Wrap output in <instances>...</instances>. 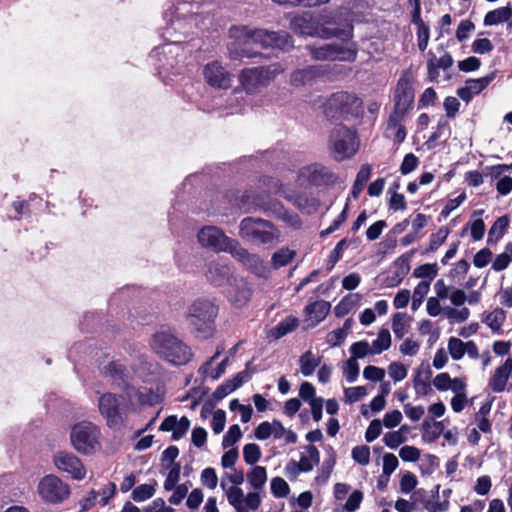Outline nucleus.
Returning <instances> with one entry per match:
<instances>
[{
    "instance_id": "obj_53",
    "label": "nucleus",
    "mask_w": 512,
    "mask_h": 512,
    "mask_svg": "<svg viewBox=\"0 0 512 512\" xmlns=\"http://www.w3.org/2000/svg\"><path fill=\"white\" fill-rule=\"evenodd\" d=\"M261 456L260 447L255 443L246 444L243 448V457L247 464H255Z\"/></svg>"
},
{
    "instance_id": "obj_54",
    "label": "nucleus",
    "mask_w": 512,
    "mask_h": 512,
    "mask_svg": "<svg viewBox=\"0 0 512 512\" xmlns=\"http://www.w3.org/2000/svg\"><path fill=\"white\" fill-rule=\"evenodd\" d=\"M242 436L240 427L237 424L230 426L229 430L223 437L222 446L223 448H229L233 446Z\"/></svg>"
},
{
    "instance_id": "obj_8",
    "label": "nucleus",
    "mask_w": 512,
    "mask_h": 512,
    "mask_svg": "<svg viewBox=\"0 0 512 512\" xmlns=\"http://www.w3.org/2000/svg\"><path fill=\"white\" fill-rule=\"evenodd\" d=\"M239 230L242 238L255 244H273L280 236L279 230L271 222L261 218H244Z\"/></svg>"
},
{
    "instance_id": "obj_20",
    "label": "nucleus",
    "mask_w": 512,
    "mask_h": 512,
    "mask_svg": "<svg viewBox=\"0 0 512 512\" xmlns=\"http://www.w3.org/2000/svg\"><path fill=\"white\" fill-rule=\"evenodd\" d=\"M231 255L234 259L240 262L247 270L254 273L256 276H267L268 269L263 260H261L258 255L249 253L238 242L234 246Z\"/></svg>"
},
{
    "instance_id": "obj_26",
    "label": "nucleus",
    "mask_w": 512,
    "mask_h": 512,
    "mask_svg": "<svg viewBox=\"0 0 512 512\" xmlns=\"http://www.w3.org/2000/svg\"><path fill=\"white\" fill-rule=\"evenodd\" d=\"M512 374V358L508 357L504 363L496 368L489 380L490 388L500 393L505 390L507 382Z\"/></svg>"
},
{
    "instance_id": "obj_37",
    "label": "nucleus",
    "mask_w": 512,
    "mask_h": 512,
    "mask_svg": "<svg viewBox=\"0 0 512 512\" xmlns=\"http://www.w3.org/2000/svg\"><path fill=\"white\" fill-rule=\"evenodd\" d=\"M372 168L369 164H363L357 173L355 182L352 187L351 194L353 198H357L359 194L362 192L366 182L371 176Z\"/></svg>"
},
{
    "instance_id": "obj_13",
    "label": "nucleus",
    "mask_w": 512,
    "mask_h": 512,
    "mask_svg": "<svg viewBox=\"0 0 512 512\" xmlns=\"http://www.w3.org/2000/svg\"><path fill=\"white\" fill-rule=\"evenodd\" d=\"M263 184L265 188L264 192L280 195L306 213H311L316 209L314 199H308L305 195L297 194L276 178H266Z\"/></svg>"
},
{
    "instance_id": "obj_62",
    "label": "nucleus",
    "mask_w": 512,
    "mask_h": 512,
    "mask_svg": "<svg viewBox=\"0 0 512 512\" xmlns=\"http://www.w3.org/2000/svg\"><path fill=\"white\" fill-rule=\"evenodd\" d=\"M419 165V159L413 154H406L400 166V172L407 175L414 171Z\"/></svg>"
},
{
    "instance_id": "obj_61",
    "label": "nucleus",
    "mask_w": 512,
    "mask_h": 512,
    "mask_svg": "<svg viewBox=\"0 0 512 512\" xmlns=\"http://www.w3.org/2000/svg\"><path fill=\"white\" fill-rule=\"evenodd\" d=\"M420 343L412 338H406L399 346V351L406 356H415L419 352Z\"/></svg>"
},
{
    "instance_id": "obj_5",
    "label": "nucleus",
    "mask_w": 512,
    "mask_h": 512,
    "mask_svg": "<svg viewBox=\"0 0 512 512\" xmlns=\"http://www.w3.org/2000/svg\"><path fill=\"white\" fill-rule=\"evenodd\" d=\"M150 345L160 358L174 366L187 364L193 355L188 345L172 333L166 331L155 333Z\"/></svg>"
},
{
    "instance_id": "obj_6",
    "label": "nucleus",
    "mask_w": 512,
    "mask_h": 512,
    "mask_svg": "<svg viewBox=\"0 0 512 512\" xmlns=\"http://www.w3.org/2000/svg\"><path fill=\"white\" fill-rule=\"evenodd\" d=\"M217 314L218 307L213 302L199 299L188 307L186 321L193 332L208 338L215 331L214 322Z\"/></svg>"
},
{
    "instance_id": "obj_28",
    "label": "nucleus",
    "mask_w": 512,
    "mask_h": 512,
    "mask_svg": "<svg viewBox=\"0 0 512 512\" xmlns=\"http://www.w3.org/2000/svg\"><path fill=\"white\" fill-rule=\"evenodd\" d=\"M404 115L392 113L386 129V137L393 139L395 144L402 143L406 138L405 127L401 124Z\"/></svg>"
},
{
    "instance_id": "obj_52",
    "label": "nucleus",
    "mask_w": 512,
    "mask_h": 512,
    "mask_svg": "<svg viewBox=\"0 0 512 512\" xmlns=\"http://www.w3.org/2000/svg\"><path fill=\"white\" fill-rule=\"evenodd\" d=\"M351 455L353 460L362 466H366L370 462V448L366 445L354 447Z\"/></svg>"
},
{
    "instance_id": "obj_2",
    "label": "nucleus",
    "mask_w": 512,
    "mask_h": 512,
    "mask_svg": "<svg viewBox=\"0 0 512 512\" xmlns=\"http://www.w3.org/2000/svg\"><path fill=\"white\" fill-rule=\"evenodd\" d=\"M155 402L146 390L126 385L120 396L110 392L101 394L98 398V410L109 428L120 429L124 426L126 413L134 411L136 403L153 405Z\"/></svg>"
},
{
    "instance_id": "obj_46",
    "label": "nucleus",
    "mask_w": 512,
    "mask_h": 512,
    "mask_svg": "<svg viewBox=\"0 0 512 512\" xmlns=\"http://www.w3.org/2000/svg\"><path fill=\"white\" fill-rule=\"evenodd\" d=\"M103 373L116 382L126 376V369L119 361H112L103 368Z\"/></svg>"
},
{
    "instance_id": "obj_14",
    "label": "nucleus",
    "mask_w": 512,
    "mask_h": 512,
    "mask_svg": "<svg viewBox=\"0 0 512 512\" xmlns=\"http://www.w3.org/2000/svg\"><path fill=\"white\" fill-rule=\"evenodd\" d=\"M199 243L216 252H229L231 254L238 241L229 238L216 226H205L198 232Z\"/></svg>"
},
{
    "instance_id": "obj_36",
    "label": "nucleus",
    "mask_w": 512,
    "mask_h": 512,
    "mask_svg": "<svg viewBox=\"0 0 512 512\" xmlns=\"http://www.w3.org/2000/svg\"><path fill=\"white\" fill-rule=\"evenodd\" d=\"M223 350L224 347H218L216 353L200 368L203 374L213 379H218L225 372L228 358L223 359L214 372L209 371L212 363L220 356Z\"/></svg>"
},
{
    "instance_id": "obj_58",
    "label": "nucleus",
    "mask_w": 512,
    "mask_h": 512,
    "mask_svg": "<svg viewBox=\"0 0 512 512\" xmlns=\"http://www.w3.org/2000/svg\"><path fill=\"white\" fill-rule=\"evenodd\" d=\"M363 376L369 381L380 382L385 377V370L377 366L369 365L364 368Z\"/></svg>"
},
{
    "instance_id": "obj_43",
    "label": "nucleus",
    "mask_w": 512,
    "mask_h": 512,
    "mask_svg": "<svg viewBox=\"0 0 512 512\" xmlns=\"http://www.w3.org/2000/svg\"><path fill=\"white\" fill-rule=\"evenodd\" d=\"M505 319L506 313L504 310L497 308L486 316L484 322L492 329V331L500 332Z\"/></svg>"
},
{
    "instance_id": "obj_22",
    "label": "nucleus",
    "mask_w": 512,
    "mask_h": 512,
    "mask_svg": "<svg viewBox=\"0 0 512 512\" xmlns=\"http://www.w3.org/2000/svg\"><path fill=\"white\" fill-rule=\"evenodd\" d=\"M204 77L212 87L228 89L231 86V74L217 61L208 63L204 67Z\"/></svg>"
},
{
    "instance_id": "obj_57",
    "label": "nucleus",
    "mask_w": 512,
    "mask_h": 512,
    "mask_svg": "<svg viewBox=\"0 0 512 512\" xmlns=\"http://www.w3.org/2000/svg\"><path fill=\"white\" fill-rule=\"evenodd\" d=\"M344 394L346 402L354 403L362 399L367 394V390L364 386L349 387L344 390Z\"/></svg>"
},
{
    "instance_id": "obj_45",
    "label": "nucleus",
    "mask_w": 512,
    "mask_h": 512,
    "mask_svg": "<svg viewBox=\"0 0 512 512\" xmlns=\"http://www.w3.org/2000/svg\"><path fill=\"white\" fill-rule=\"evenodd\" d=\"M157 483L154 484H141L137 486L132 491V499L136 502H143L150 499L155 494V487Z\"/></svg>"
},
{
    "instance_id": "obj_44",
    "label": "nucleus",
    "mask_w": 512,
    "mask_h": 512,
    "mask_svg": "<svg viewBox=\"0 0 512 512\" xmlns=\"http://www.w3.org/2000/svg\"><path fill=\"white\" fill-rule=\"evenodd\" d=\"M430 290V283L427 281H421L418 283V285L414 288L413 295H412V304L411 308L413 311H416L422 304L424 298L428 294Z\"/></svg>"
},
{
    "instance_id": "obj_38",
    "label": "nucleus",
    "mask_w": 512,
    "mask_h": 512,
    "mask_svg": "<svg viewBox=\"0 0 512 512\" xmlns=\"http://www.w3.org/2000/svg\"><path fill=\"white\" fill-rule=\"evenodd\" d=\"M408 431L409 427L404 425L397 431L386 433L382 440L387 447L396 449L399 445L406 441L405 433Z\"/></svg>"
},
{
    "instance_id": "obj_33",
    "label": "nucleus",
    "mask_w": 512,
    "mask_h": 512,
    "mask_svg": "<svg viewBox=\"0 0 512 512\" xmlns=\"http://www.w3.org/2000/svg\"><path fill=\"white\" fill-rule=\"evenodd\" d=\"M247 481L254 490H261L267 482L266 468L263 466L251 468L247 473Z\"/></svg>"
},
{
    "instance_id": "obj_56",
    "label": "nucleus",
    "mask_w": 512,
    "mask_h": 512,
    "mask_svg": "<svg viewBox=\"0 0 512 512\" xmlns=\"http://www.w3.org/2000/svg\"><path fill=\"white\" fill-rule=\"evenodd\" d=\"M227 501L234 508L243 505L244 493L243 490L236 486H230L227 489Z\"/></svg>"
},
{
    "instance_id": "obj_49",
    "label": "nucleus",
    "mask_w": 512,
    "mask_h": 512,
    "mask_svg": "<svg viewBox=\"0 0 512 512\" xmlns=\"http://www.w3.org/2000/svg\"><path fill=\"white\" fill-rule=\"evenodd\" d=\"M295 256V252L288 249L282 248L272 256V264L275 268H280L288 265Z\"/></svg>"
},
{
    "instance_id": "obj_50",
    "label": "nucleus",
    "mask_w": 512,
    "mask_h": 512,
    "mask_svg": "<svg viewBox=\"0 0 512 512\" xmlns=\"http://www.w3.org/2000/svg\"><path fill=\"white\" fill-rule=\"evenodd\" d=\"M448 235L449 230L446 227H440V229L436 233L431 234L429 247L426 250V252H435L442 244H444Z\"/></svg>"
},
{
    "instance_id": "obj_39",
    "label": "nucleus",
    "mask_w": 512,
    "mask_h": 512,
    "mask_svg": "<svg viewBox=\"0 0 512 512\" xmlns=\"http://www.w3.org/2000/svg\"><path fill=\"white\" fill-rule=\"evenodd\" d=\"M351 328V321L346 320L344 325L341 328L335 329L327 334V343L330 346H338L341 345L348 335V331Z\"/></svg>"
},
{
    "instance_id": "obj_18",
    "label": "nucleus",
    "mask_w": 512,
    "mask_h": 512,
    "mask_svg": "<svg viewBox=\"0 0 512 512\" xmlns=\"http://www.w3.org/2000/svg\"><path fill=\"white\" fill-rule=\"evenodd\" d=\"M395 109L393 113L405 115L414 102L413 77L405 72L398 80L395 95Z\"/></svg>"
},
{
    "instance_id": "obj_12",
    "label": "nucleus",
    "mask_w": 512,
    "mask_h": 512,
    "mask_svg": "<svg viewBox=\"0 0 512 512\" xmlns=\"http://www.w3.org/2000/svg\"><path fill=\"white\" fill-rule=\"evenodd\" d=\"M391 343L392 338L390 331L387 328L382 327L378 331L377 338L372 343H369L366 340H360L351 344L349 347L350 357L358 360L369 356L379 355L388 350Z\"/></svg>"
},
{
    "instance_id": "obj_32",
    "label": "nucleus",
    "mask_w": 512,
    "mask_h": 512,
    "mask_svg": "<svg viewBox=\"0 0 512 512\" xmlns=\"http://www.w3.org/2000/svg\"><path fill=\"white\" fill-rule=\"evenodd\" d=\"M321 358L313 354L311 350L306 351L299 359L300 372L303 376H310L320 365Z\"/></svg>"
},
{
    "instance_id": "obj_48",
    "label": "nucleus",
    "mask_w": 512,
    "mask_h": 512,
    "mask_svg": "<svg viewBox=\"0 0 512 512\" xmlns=\"http://www.w3.org/2000/svg\"><path fill=\"white\" fill-rule=\"evenodd\" d=\"M465 342L456 337H451L448 340L447 349L451 358L455 361H459L465 355Z\"/></svg>"
},
{
    "instance_id": "obj_64",
    "label": "nucleus",
    "mask_w": 512,
    "mask_h": 512,
    "mask_svg": "<svg viewBox=\"0 0 512 512\" xmlns=\"http://www.w3.org/2000/svg\"><path fill=\"white\" fill-rule=\"evenodd\" d=\"M363 500V493L359 490H355L351 493L349 498L347 499L344 509L346 512H354L359 507Z\"/></svg>"
},
{
    "instance_id": "obj_30",
    "label": "nucleus",
    "mask_w": 512,
    "mask_h": 512,
    "mask_svg": "<svg viewBox=\"0 0 512 512\" xmlns=\"http://www.w3.org/2000/svg\"><path fill=\"white\" fill-rule=\"evenodd\" d=\"M298 325L299 321L296 317H286L271 329L270 336L276 340L280 339L285 335L293 332L298 327Z\"/></svg>"
},
{
    "instance_id": "obj_35",
    "label": "nucleus",
    "mask_w": 512,
    "mask_h": 512,
    "mask_svg": "<svg viewBox=\"0 0 512 512\" xmlns=\"http://www.w3.org/2000/svg\"><path fill=\"white\" fill-rule=\"evenodd\" d=\"M319 461L320 455L318 449L314 445H308L306 447V454L302 455L299 460L300 470L302 472H309Z\"/></svg>"
},
{
    "instance_id": "obj_34",
    "label": "nucleus",
    "mask_w": 512,
    "mask_h": 512,
    "mask_svg": "<svg viewBox=\"0 0 512 512\" xmlns=\"http://www.w3.org/2000/svg\"><path fill=\"white\" fill-rule=\"evenodd\" d=\"M509 226V218L504 215L499 217L488 232V244H496L504 235Z\"/></svg>"
},
{
    "instance_id": "obj_4",
    "label": "nucleus",
    "mask_w": 512,
    "mask_h": 512,
    "mask_svg": "<svg viewBox=\"0 0 512 512\" xmlns=\"http://www.w3.org/2000/svg\"><path fill=\"white\" fill-rule=\"evenodd\" d=\"M230 37L239 45H258L261 48L288 50L293 47L291 36L284 31L274 32L266 29L235 26L229 30Z\"/></svg>"
},
{
    "instance_id": "obj_3",
    "label": "nucleus",
    "mask_w": 512,
    "mask_h": 512,
    "mask_svg": "<svg viewBox=\"0 0 512 512\" xmlns=\"http://www.w3.org/2000/svg\"><path fill=\"white\" fill-rule=\"evenodd\" d=\"M196 3H179L175 8L167 10L164 14L168 23L163 36L170 43H180L184 38L198 34L211 23L207 13H199Z\"/></svg>"
},
{
    "instance_id": "obj_1",
    "label": "nucleus",
    "mask_w": 512,
    "mask_h": 512,
    "mask_svg": "<svg viewBox=\"0 0 512 512\" xmlns=\"http://www.w3.org/2000/svg\"><path fill=\"white\" fill-rule=\"evenodd\" d=\"M338 23L334 18L322 17L320 22H314L312 16L308 13L295 16L291 20L290 27L295 33L305 36L320 37L324 39L337 37L341 39L344 44H324L320 47L308 46L311 56L315 60H339V61H354L357 54V49L354 43L350 40L352 38L353 27L350 23Z\"/></svg>"
},
{
    "instance_id": "obj_23",
    "label": "nucleus",
    "mask_w": 512,
    "mask_h": 512,
    "mask_svg": "<svg viewBox=\"0 0 512 512\" xmlns=\"http://www.w3.org/2000/svg\"><path fill=\"white\" fill-rule=\"evenodd\" d=\"M321 75L319 66L296 69L290 75V84L295 88L312 86Z\"/></svg>"
},
{
    "instance_id": "obj_47",
    "label": "nucleus",
    "mask_w": 512,
    "mask_h": 512,
    "mask_svg": "<svg viewBox=\"0 0 512 512\" xmlns=\"http://www.w3.org/2000/svg\"><path fill=\"white\" fill-rule=\"evenodd\" d=\"M438 274V266L436 263L423 264L414 269L413 276L421 279H428L427 282H431Z\"/></svg>"
},
{
    "instance_id": "obj_25",
    "label": "nucleus",
    "mask_w": 512,
    "mask_h": 512,
    "mask_svg": "<svg viewBox=\"0 0 512 512\" xmlns=\"http://www.w3.org/2000/svg\"><path fill=\"white\" fill-rule=\"evenodd\" d=\"M330 311V304L324 300L315 301L305 307L304 323L307 328H313L323 321Z\"/></svg>"
},
{
    "instance_id": "obj_55",
    "label": "nucleus",
    "mask_w": 512,
    "mask_h": 512,
    "mask_svg": "<svg viewBox=\"0 0 512 512\" xmlns=\"http://www.w3.org/2000/svg\"><path fill=\"white\" fill-rule=\"evenodd\" d=\"M271 491L275 497H286L290 491L287 482L280 478L275 477L271 481Z\"/></svg>"
},
{
    "instance_id": "obj_31",
    "label": "nucleus",
    "mask_w": 512,
    "mask_h": 512,
    "mask_svg": "<svg viewBox=\"0 0 512 512\" xmlns=\"http://www.w3.org/2000/svg\"><path fill=\"white\" fill-rule=\"evenodd\" d=\"M512 16V8L508 5L488 12L484 17L485 26H493L508 21Z\"/></svg>"
},
{
    "instance_id": "obj_27",
    "label": "nucleus",
    "mask_w": 512,
    "mask_h": 512,
    "mask_svg": "<svg viewBox=\"0 0 512 512\" xmlns=\"http://www.w3.org/2000/svg\"><path fill=\"white\" fill-rule=\"evenodd\" d=\"M190 428V420L183 416L178 419L176 416H168L161 424L160 430L172 432L173 440L181 439Z\"/></svg>"
},
{
    "instance_id": "obj_51",
    "label": "nucleus",
    "mask_w": 512,
    "mask_h": 512,
    "mask_svg": "<svg viewBox=\"0 0 512 512\" xmlns=\"http://www.w3.org/2000/svg\"><path fill=\"white\" fill-rule=\"evenodd\" d=\"M343 375L349 383H354L359 376V364L357 360L349 357L343 364Z\"/></svg>"
},
{
    "instance_id": "obj_63",
    "label": "nucleus",
    "mask_w": 512,
    "mask_h": 512,
    "mask_svg": "<svg viewBox=\"0 0 512 512\" xmlns=\"http://www.w3.org/2000/svg\"><path fill=\"white\" fill-rule=\"evenodd\" d=\"M474 29L475 25L472 21L468 19L462 20L457 27L456 38L462 42L469 37L470 33L474 31Z\"/></svg>"
},
{
    "instance_id": "obj_29",
    "label": "nucleus",
    "mask_w": 512,
    "mask_h": 512,
    "mask_svg": "<svg viewBox=\"0 0 512 512\" xmlns=\"http://www.w3.org/2000/svg\"><path fill=\"white\" fill-rule=\"evenodd\" d=\"M249 378V374L246 371H241L237 373L232 379L226 381L221 386L217 388L215 391V396L218 398H223L234 390L239 388L244 382H246Z\"/></svg>"
},
{
    "instance_id": "obj_40",
    "label": "nucleus",
    "mask_w": 512,
    "mask_h": 512,
    "mask_svg": "<svg viewBox=\"0 0 512 512\" xmlns=\"http://www.w3.org/2000/svg\"><path fill=\"white\" fill-rule=\"evenodd\" d=\"M409 325V317L406 313H395L392 318V330L395 336L399 339L403 338L407 333Z\"/></svg>"
},
{
    "instance_id": "obj_17",
    "label": "nucleus",
    "mask_w": 512,
    "mask_h": 512,
    "mask_svg": "<svg viewBox=\"0 0 512 512\" xmlns=\"http://www.w3.org/2000/svg\"><path fill=\"white\" fill-rule=\"evenodd\" d=\"M326 109L357 116L362 110V100L347 91L333 93L325 103Z\"/></svg>"
},
{
    "instance_id": "obj_19",
    "label": "nucleus",
    "mask_w": 512,
    "mask_h": 512,
    "mask_svg": "<svg viewBox=\"0 0 512 512\" xmlns=\"http://www.w3.org/2000/svg\"><path fill=\"white\" fill-rule=\"evenodd\" d=\"M298 177L300 180H307L315 185H330L337 179L329 167L320 163H313L302 167L299 170Z\"/></svg>"
},
{
    "instance_id": "obj_15",
    "label": "nucleus",
    "mask_w": 512,
    "mask_h": 512,
    "mask_svg": "<svg viewBox=\"0 0 512 512\" xmlns=\"http://www.w3.org/2000/svg\"><path fill=\"white\" fill-rule=\"evenodd\" d=\"M54 467L67 474L73 480L81 481L86 477L87 470L79 457L69 451H58L52 457Z\"/></svg>"
},
{
    "instance_id": "obj_10",
    "label": "nucleus",
    "mask_w": 512,
    "mask_h": 512,
    "mask_svg": "<svg viewBox=\"0 0 512 512\" xmlns=\"http://www.w3.org/2000/svg\"><path fill=\"white\" fill-rule=\"evenodd\" d=\"M101 431L89 421H81L71 428L70 441L73 448L81 454L91 455L101 447Z\"/></svg>"
},
{
    "instance_id": "obj_42",
    "label": "nucleus",
    "mask_w": 512,
    "mask_h": 512,
    "mask_svg": "<svg viewBox=\"0 0 512 512\" xmlns=\"http://www.w3.org/2000/svg\"><path fill=\"white\" fill-rule=\"evenodd\" d=\"M495 78V72L490 73L489 75H486L481 78L477 79H469L466 81V87L468 90H470L473 95L479 94L481 91H483Z\"/></svg>"
},
{
    "instance_id": "obj_9",
    "label": "nucleus",
    "mask_w": 512,
    "mask_h": 512,
    "mask_svg": "<svg viewBox=\"0 0 512 512\" xmlns=\"http://www.w3.org/2000/svg\"><path fill=\"white\" fill-rule=\"evenodd\" d=\"M284 70L285 68L281 64L274 63L265 67L244 69L240 72L238 78L243 90L252 94L268 86Z\"/></svg>"
},
{
    "instance_id": "obj_11",
    "label": "nucleus",
    "mask_w": 512,
    "mask_h": 512,
    "mask_svg": "<svg viewBox=\"0 0 512 512\" xmlns=\"http://www.w3.org/2000/svg\"><path fill=\"white\" fill-rule=\"evenodd\" d=\"M37 494L45 504L59 505L71 495L70 485L55 474L43 476L37 484Z\"/></svg>"
},
{
    "instance_id": "obj_16",
    "label": "nucleus",
    "mask_w": 512,
    "mask_h": 512,
    "mask_svg": "<svg viewBox=\"0 0 512 512\" xmlns=\"http://www.w3.org/2000/svg\"><path fill=\"white\" fill-rule=\"evenodd\" d=\"M252 207L263 210L266 214L275 216L292 226H299L300 220L296 214L289 213L283 205L264 194H258L252 197Z\"/></svg>"
},
{
    "instance_id": "obj_24",
    "label": "nucleus",
    "mask_w": 512,
    "mask_h": 512,
    "mask_svg": "<svg viewBox=\"0 0 512 512\" xmlns=\"http://www.w3.org/2000/svg\"><path fill=\"white\" fill-rule=\"evenodd\" d=\"M231 274V267L219 260L211 261L205 273L207 280L214 286H222L226 282H231Z\"/></svg>"
},
{
    "instance_id": "obj_59",
    "label": "nucleus",
    "mask_w": 512,
    "mask_h": 512,
    "mask_svg": "<svg viewBox=\"0 0 512 512\" xmlns=\"http://www.w3.org/2000/svg\"><path fill=\"white\" fill-rule=\"evenodd\" d=\"M389 376L395 381L399 382L406 378L407 369L406 367L399 362H392L388 366Z\"/></svg>"
},
{
    "instance_id": "obj_21",
    "label": "nucleus",
    "mask_w": 512,
    "mask_h": 512,
    "mask_svg": "<svg viewBox=\"0 0 512 512\" xmlns=\"http://www.w3.org/2000/svg\"><path fill=\"white\" fill-rule=\"evenodd\" d=\"M253 294L252 284L244 278H234L229 282L228 299L230 303L242 308L251 300Z\"/></svg>"
},
{
    "instance_id": "obj_7",
    "label": "nucleus",
    "mask_w": 512,
    "mask_h": 512,
    "mask_svg": "<svg viewBox=\"0 0 512 512\" xmlns=\"http://www.w3.org/2000/svg\"><path fill=\"white\" fill-rule=\"evenodd\" d=\"M359 149V139L354 130L344 125L335 126L328 138V150L334 160L341 162L353 157Z\"/></svg>"
},
{
    "instance_id": "obj_41",
    "label": "nucleus",
    "mask_w": 512,
    "mask_h": 512,
    "mask_svg": "<svg viewBox=\"0 0 512 512\" xmlns=\"http://www.w3.org/2000/svg\"><path fill=\"white\" fill-rule=\"evenodd\" d=\"M443 314L447 317L450 323H462L470 317V310L466 307L457 309L451 306L443 308Z\"/></svg>"
},
{
    "instance_id": "obj_60",
    "label": "nucleus",
    "mask_w": 512,
    "mask_h": 512,
    "mask_svg": "<svg viewBox=\"0 0 512 512\" xmlns=\"http://www.w3.org/2000/svg\"><path fill=\"white\" fill-rule=\"evenodd\" d=\"M180 478V465L175 464L169 471L165 481H164V489L166 491H171L178 486L177 483Z\"/></svg>"
}]
</instances>
